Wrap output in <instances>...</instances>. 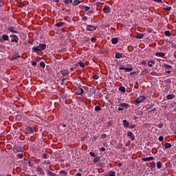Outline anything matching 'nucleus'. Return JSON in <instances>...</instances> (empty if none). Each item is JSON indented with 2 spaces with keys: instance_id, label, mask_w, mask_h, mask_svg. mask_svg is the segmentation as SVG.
Instances as JSON below:
<instances>
[{
  "instance_id": "obj_16",
  "label": "nucleus",
  "mask_w": 176,
  "mask_h": 176,
  "mask_svg": "<svg viewBox=\"0 0 176 176\" xmlns=\"http://www.w3.org/2000/svg\"><path fill=\"white\" fill-rule=\"evenodd\" d=\"M122 122H123V126L124 127V129H127L130 126V123L128 122L127 120H123Z\"/></svg>"
},
{
  "instance_id": "obj_57",
  "label": "nucleus",
  "mask_w": 176,
  "mask_h": 176,
  "mask_svg": "<svg viewBox=\"0 0 176 176\" xmlns=\"http://www.w3.org/2000/svg\"><path fill=\"white\" fill-rule=\"evenodd\" d=\"M136 74H137V72H132L130 73V75L133 76L135 75Z\"/></svg>"
},
{
  "instance_id": "obj_18",
  "label": "nucleus",
  "mask_w": 176,
  "mask_h": 176,
  "mask_svg": "<svg viewBox=\"0 0 176 176\" xmlns=\"http://www.w3.org/2000/svg\"><path fill=\"white\" fill-rule=\"evenodd\" d=\"M155 56L156 57H164V56H166V53H164V52H156L155 54Z\"/></svg>"
},
{
  "instance_id": "obj_56",
  "label": "nucleus",
  "mask_w": 176,
  "mask_h": 176,
  "mask_svg": "<svg viewBox=\"0 0 176 176\" xmlns=\"http://www.w3.org/2000/svg\"><path fill=\"white\" fill-rule=\"evenodd\" d=\"M158 129H163V124H160L157 126Z\"/></svg>"
},
{
  "instance_id": "obj_60",
  "label": "nucleus",
  "mask_w": 176,
  "mask_h": 176,
  "mask_svg": "<svg viewBox=\"0 0 176 176\" xmlns=\"http://www.w3.org/2000/svg\"><path fill=\"white\" fill-rule=\"evenodd\" d=\"M65 3L66 4V5H69V0H65Z\"/></svg>"
},
{
  "instance_id": "obj_2",
  "label": "nucleus",
  "mask_w": 176,
  "mask_h": 176,
  "mask_svg": "<svg viewBox=\"0 0 176 176\" xmlns=\"http://www.w3.org/2000/svg\"><path fill=\"white\" fill-rule=\"evenodd\" d=\"M144 100H146V97H145V96H140L138 97L135 101V105H139Z\"/></svg>"
},
{
  "instance_id": "obj_1",
  "label": "nucleus",
  "mask_w": 176,
  "mask_h": 176,
  "mask_svg": "<svg viewBox=\"0 0 176 176\" xmlns=\"http://www.w3.org/2000/svg\"><path fill=\"white\" fill-rule=\"evenodd\" d=\"M46 49V44L39 43L38 46L33 47L32 49V53H36L38 52H42V50H45Z\"/></svg>"
},
{
  "instance_id": "obj_28",
  "label": "nucleus",
  "mask_w": 176,
  "mask_h": 176,
  "mask_svg": "<svg viewBox=\"0 0 176 176\" xmlns=\"http://www.w3.org/2000/svg\"><path fill=\"white\" fill-rule=\"evenodd\" d=\"M64 24H65V23H64V22H60V23H56V25L58 28H60V27H63V26H64Z\"/></svg>"
},
{
  "instance_id": "obj_19",
  "label": "nucleus",
  "mask_w": 176,
  "mask_h": 176,
  "mask_svg": "<svg viewBox=\"0 0 176 176\" xmlns=\"http://www.w3.org/2000/svg\"><path fill=\"white\" fill-rule=\"evenodd\" d=\"M142 160L143 162H151V160H155V157H146V158H142Z\"/></svg>"
},
{
  "instance_id": "obj_8",
  "label": "nucleus",
  "mask_w": 176,
  "mask_h": 176,
  "mask_svg": "<svg viewBox=\"0 0 176 176\" xmlns=\"http://www.w3.org/2000/svg\"><path fill=\"white\" fill-rule=\"evenodd\" d=\"M93 94H96V88H90L87 91V95L89 97H91Z\"/></svg>"
},
{
  "instance_id": "obj_22",
  "label": "nucleus",
  "mask_w": 176,
  "mask_h": 176,
  "mask_svg": "<svg viewBox=\"0 0 176 176\" xmlns=\"http://www.w3.org/2000/svg\"><path fill=\"white\" fill-rule=\"evenodd\" d=\"M115 57H116V58H118V59L123 58V54L119 53V52H116Z\"/></svg>"
},
{
  "instance_id": "obj_29",
  "label": "nucleus",
  "mask_w": 176,
  "mask_h": 176,
  "mask_svg": "<svg viewBox=\"0 0 176 176\" xmlns=\"http://www.w3.org/2000/svg\"><path fill=\"white\" fill-rule=\"evenodd\" d=\"M120 91H122V93H126V88L123 86L119 87Z\"/></svg>"
},
{
  "instance_id": "obj_45",
  "label": "nucleus",
  "mask_w": 176,
  "mask_h": 176,
  "mask_svg": "<svg viewBox=\"0 0 176 176\" xmlns=\"http://www.w3.org/2000/svg\"><path fill=\"white\" fill-rule=\"evenodd\" d=\"M98 78H100V76H98L97 74L93 76V79H95V80H97Z\"/></svg>"
},
{
  "instance_id": "obj_25",
  "label": "nucleus",
  "mask_w": 176,
  "mask_h": 176,
  "mask_svg": "<svg viewBox=\"0 0 176 176\" xmlns=\"http://www.w3.org/2000/svg\"><path fill=\"white\" fill-rule=\"evenodd\" d=\"M167 100H173L174 98H175V96L174 94H168L166 96Z\"/></svg>"
},
{
  "instance_id": "obj_43",
  "label": "nucleus",
  "mask_w": 176,
  "mask_h": 176,
  "mask_svg": "<svg viewBox=\"0 0 176 176\" xmlns=\"http://www.w3.org/2000/svg\"><path fill=\"white\" fill-rule=\"evenodd\" d=\"M171 9H172L171 6H166V7H165V10H168V12H170V10H171Z\"/></svg>"
},
{
  "instance_id": "obj_38",
  "label": "nucleus",
  "mask_w": 176,
  "mask_h": 176,
  "mask_svg": "<svg viewBox=\"0 0 176 176\" xmlns=\"http://www.w3.org/2000/svg\"><path fill=\"white\" fill-rule=\"evenodd\" d=\"M95 111L96 112H98V111H101V107H100V106L95 107Z\"/></svg>"
},
{
  "instance_id": "obj_61",
  "label": "nucleus",
  "mask_w": 176,
  "mask_h": 176,
  "mask_svg": "<svg viewBox=\"0 0 176 176\" xmlns=\"http://www.w3.org/2000/svg\"><path fill=\"white\" fill-rule=\"evenodd\" d=\"M107 138V134L104 133L101 135V138Z\"/></svg>"
},
{
  "instance_id": "obj_58",
  "label": "nucleus",
  "mask_w": 176,
  "mask_h": 176,
  "mask_svg": "<svg viewBox=\"0 0 176 176\" xmlns=\"http://www.w3.org/2000/svg\"><path fill=\"white\" fill-rule=\"evenodd\" d=\"M64 80H67V78H63L62 79V82H60L61 85H64Z\"/></svg>"
},
{
  "instance_id": "obj_36",
  "label": "nucleus",
  "mask_w": 176,
  "mask_h": 176,
  "mask_svg": "<svg viewBox=\"0 0 176 176\" xmlns=\"http://www.w3.org/2000/svg\"><path fill=\"white\" fill-rule=\"evenodd\" d=\"M78 65H80V67H81V68H85L86 67L83 62H79Z\"/></svg>"
},
{
  "instance_id": "obj_12",
  "label": "nucleus",
  "mask_w": 176,
  "mask_h": 176,
  "mask_svg": "<svg viewBox=\"0 0 176 176\" xmlns=\"http://www.w3.org/2000/svg\"><path fill=\"white\" fill-rule=\"evenodd\" d=\"M8 32H12V34H19L18 31L14 30V27L13 26L8 27Z\"/></svg>"
},
{
  "instance_id": "obj_23",
  "label": "nucleus",
  "mask_w": 176,
  "mask_h": 176,
  "mask_svg": "<svg viewBox=\"0 0 176 176\" xmlns=\"http://www.w3.org/2000/svg\"><path fill=\"white\" fill-rule=\"evenodd\" d=\"M173 146V144H171L170 143H166L164 148V151L165 149H170V148H171Z\"/></svg>"
},
{
  "instance_id": "obj_30",
  "label": "nucleus",
  "mask_w": 176,
  "mask_h": 176,
  "mask_svg": "<svg viewBox=\"0 0 176 176\" xmlns=\"http://www.w3.org/2000/svg\"><path fill=\"white\" fill-rule=\"evenodd\" d=\"M164 35H166V36H171V32L166 30L164 32Z\"/></svg>"
},
{
  "instance_id": "obj_40",
  "label": "nucleus",
  "mask_w": 176,
  "mask_h": 176,
  "mask_svg": "<svg viewBox=\"0 0 176 176\" xmlns=\"http://www.w3.org/2000/svg\"><path fill=\"white\" fill-rule=\"evenodd\" d=\"M18 6L19 8H23L25 6V5H24V3L21 2V3H19Z\"/></svg>"
},
{
  "instance_id": "obj_52",
  "label": "nucleus",
  "mask_w": 176,
  "mask_h": 176,
  "mask_svg": "<svg viewBox=\"0 0 176 176\" xmlns=\"http://www.w3.org/2000/svg\"><path fill=\"white\" fill-rule=\"evenodd\" d=\"M101 5H104V3H101V2L96 3V6H101Z\"/></svg>"
},
{
  "instance_id": "obj_41",
  "label": "nucleus",
  "mask_w": 176,
  "mask_h": 176,
  "mask_svg": "<svg viewBox=\"0 0 176 176\" xmlns=\"http://www.w3.org/2000/svg\"><path fill=\"white\" fill-rule=\"evenodd\" d=\"M151 75H152L153 76H157V73L155 71H153L151 72Z\"/></svg>"
},
{
  "instance_id": "obj_54",
  "label": "nucleus",
  "mask_w": 176,
  "mask_h": 176,
  "mask_svg": "<svg viewBox=\"0 0 176 176\" xmlns=\"http://www.w3.org/2000/svg\"><path fill=\"white\" fill-rule=\"evenodd\" d=\"M100 151L101 152H105L106 149H105L104 147H101V148H100Z\"/></svg>"
},
{
  "instance_id": "obj_53",
  "label": "nucleus",
  "mask_w": 176,
  "mask_h": 176,
  "mask_svg": "<svg viewBox=\"0 0 176 176\" xmlns=\"http://www.w3.org/2000/svg\"><path fill=\"white\" fill-rule=\"evenodd\" d=\"M17 58H20V55H18L17 56H14V58H12V60H17Z\"/></svg>"
},
{
  "instance_id": "obj_46",
  "label": "nucleus",
  "mask_w": 176,
  "mask_h": 176,
  "mask_svg": "<svg viewBox=\"0 0 176 176\" xmlns=\"http://www.w3.org/2000/svg\"><path fill=\"white\" fill-rule=\"evenodd\" d=\"M91 41L94 43L97 42V38H94V37H92L91 38Z\"/></svg>"
},
{
  "instance_id": "obj_6",
  "label": "nucleus",
  "mask_w": 176,
  "mask_h": 176,
  "mask_svg": "<svg viewBox=\"0 0 176 176\" xmlns=\"http://www.w3.org/2000/svg\"><path fill=\"white\" fill-rule=\"evenodd\" d=\"M83 93H85V91L80 87H78L75 90V94H76L77 96H82Z\"/></svg>"
},
{
  "instance_id": "obj_11",
  "label": "nucleus",
  "mask_w": 176,
  "mask_h": 176,
  "mask_svg": "<svg viewBox=\"0 0 176 176\" xmlns=\"http://www.w3.org/2000/svg\"><path fill=\"white\" fill-rule=\"evenodd\" d=\"M111 7L106 6H104V8H103V12L105 13L106 14H108V13H111Z\"/></svg>"
},
{
  "instance_id": "obj_55",
  "label": "nucleus",
  "mask_w": 176,
  "mask_h": 176,
  "mask_svg": "<svg viewBox=\"0 0 176 176\" xmlns=\"http://www.w3.org/2000/svg\"><path fill=\"white\" fill-rule=\"evenodd\" d=\"M36 61H32V65L33 66V67H35L36 65Z\"/></svg>"
},
{
  "instance_id": "obj_13",
  "label": "nucleus",
  "mask_w": 176,
  "mask_h": 176,
  "mask_svg": "<svg viewBox=\"0 0 176 176\" xmlns=\"http://www.w3.org/2000/svg\"><path fill=\"white\" fill-rule=\"evenodd\" d=\"M60 74L63 76H68L69 75V71L68 69L60 70Z\"/></svg>"
},
{
  "instance_id": "obj_51",
  "label": "nucleus",
  "mask_w": 176,
  "mask_h": 176,
  "mask_svg": "<svg viewBox=\"0 0 176 176\" xmlns=\"http://www.w3.org/2000/svg\"><path fill=\"white\" fill-rule=\"evenodd\" d=\"M158 140H159V141H163V140H164V138L163 137V136H160L159 138H158Z\"/></svg>"
},
{
  "instance_id": "obj_21",
  "label": "nucleus",
  "mask_w": 176,
  "mask_h": 176,
  "mask_svg": "<svg viewBox=\"0 0 176 176\" xmlns=\"http://www.w3.org/2000/svg\"><path fill=\"white\" fill-rule=\"evenodd\" d=\"M80 3H82V1L80 0H74L72 3L73 6H78V5H80Z\"/></svg>"
},
{
  "instance_id": "obj_27",
  "label": "nucleus",
  "mask_w": 176,
  "mask_h": 176,
  "mask_svg": "<svg viewBox=\"0 0 176 176\" xmlns=\"http://www.w3.org/2000/svg\"><path fill=\"white\" fill-rule=\"evenodd\" d=\"M135 38L137 39H142V38H144V34L142 33H139L136 36Z\"/></svg>"
},
{
  "instance_id": "obj_17",
  "label": "nucleus",
  "mask_w": 176,
  "mask_h": 176,
  "mask_svg": "<svg viewBox=\"0 0 176 176\" xmlns=\"http://www.w3.org/2000/svg\"><path fill=\"white\" fill-rule=\"evenodd\" d=\"M36 171L41 174V175H45V171H43V168L41 167H37L36 168Z\"/></svg>"
},
{
  "instance_id": "obj_5",
  "label": "nucleus",
  "mask_w": 176,
  "mask_h": 176,
  "mask_svg": "<svg viewBox=\"0 0 176 176\" xmlns=\"http://www.w3.org/2000/svg\"><path fill=\"white\" fill-rule=\"evenodd\" d=\"M10 38H14L11 39V43H19V36L16 34H11Z\"/></svg>"
},
{
  "instance_id": "obj_48",
  "label": "nucleus",
  "mask_w": 176,
  "mask_h": 176,
  "mask_svg": "<svg viewBox=\"0 0 176 176\" xmlns=\"http://www.w3.org/2000/svg\"><path fill=\"white\" fill-rule=\"evenodd\" d=\"M87 16H83V17H82V21H87Z\"/></svg>"
},
{
  "instance_id": "obj_33",
  "label": "nucleus",
  "mask_w": 176,
  "mask_h": 176,
  "mask_svg": "<svg viewBox=\"0 0 176 176\" xmlns=\"http://www.w3.org/2000/svg\"><path fill=\"white\" fill-rule=\"evenodd\" d=\"M59 174H64L65 176L68 175V172L64 170H62L59 172Z\"/></svg>"
},
{
  "instance_id": "obj_50",
  "label": "nucleus",
  "mask_w": 176,
  "mask_h": 176,
  "mask_svg": "<svg viewBox=\"0 0 176 176\" xmlns=\"http://www.w3.org/2000/svg\"><path fill=\"white\" fill-rule=\"evenodd\" d=\"M141 64L142 65H146V60H142Z\"/></svg>"
},
{
  "instance_id": "obj_24",
  "label": "nucleus",
  "mask_w": 176,
  "mask_h": 176,
  "mask_svg": "<svg viewBox=\"0 0 176 176\" xmlns=\"http://www.w3.org/2000/svg\"><path fill=\"white\" fill-rule=\"evenodd\" d=\"M81 9H83V10H85V12H87L89 10H90V7H89L87 6H82Z\"/></svg>"
},
{
  "instance_id": "obj_26",
  "label": "nucleus",
  "mask_w": 176,
  "mask_h": 176,
  "mask_svg": "<svg viewBox=\"0 0 176 176\" xmlns=\"http://www.w3.org/2000/svg\"><path fill=\"white\" fill-rule=\"evenodd\" d=\"M116 172L113 171V170H111L107 175V176H116Z\"/></svg>"
},
{
  "instance_id": "obj_47",
  "label": "nucleus",
  "mask_w": 176,
  "mask_h": 176,
  "mask_svg": "<svg viewBox=\"0 0 176 176\" xmlns=\"http://www.w3.org/2000/svg\"><path fill=\"white\" fill-rule=\"evenodd\" d=\"M90 156H91L92 157H96V153H93V152H90L89 153Z\"/></svg>"
},
{
  "instance_id": "obj_34",
  "label": "nucleus",
  "mask_w": 176,
  "mask_h": 176,
  "mask_svg": "<svg viewBox=\"0 0 176 176\" xmlns=\"http://www.w3.org/2000/svg\"><path fill=\"white\" fill-rule=\"evenodd\" d=\"M16 157H18V159H23L24 157V155L21 153H18L16 155Z\"/></svg>"
},
{
  "instance_id": "obj_49",
  "label": "nucleus",
  "mask_w": 176,
  "mask_h": 176,
  "mask_svg": "<svg viewBox=\"0 0 176 176\" xmlns=\"http://www.w3.org/2000/svg\"><path fill=\"white\" fill-rule=\"evenodd\" d=\"M28 166H29L30 167H32V166H34V164L31 163V160H30L28 161Z\"/></svg>"
},
{
  "instance_id": "obj_20",
  "label": "nucleus",
  "mask_w": 176,
  "mask_h": 176,
  "mask_svg": "<svg viewBox=\"0 0 176 176\" xmlns=\"http://www.w3.org/2000/svg\"><path fill=\"white\" fill-rule=\"evenodd\" d=\"M111 41L112 45H118V42H119V39L118 38H112Z\"/></svg>"
},
{
  "instance_id": "obj_14",
  "label": "nucleus",
  "mask_w": 176,
  "mask_h": 176,
  "mask_svg": "<svg viewBox=\"0 0 176 176\" xmlns=\"http://www.w3.org/2000/svg\"><path fill=\"white\" fill-rule=\"evenodd\" d=\"M127 137H130L131 141H134L135 140V137L134 136V133L131 131L127 132Z\"/></svg>"
},
{
  "instance_id": "obj_44",
  "label": "nucleus",
  "mask_w": 176,
  "mask_h": 176,
  "mask_svg": "<svg viewBox=\"0 0 176 176\" xmlns=\"http://www.w3.org/2000/svg\"><path fill=\"white\" fill-rule=\"evenodd\" d=\"M97 162H100V158L98 157L94 159V163H97Z\"/></svg>"
},
{
  "instance_id": "obj_10",
  "label": "nucleus",
  "mask_w": 176,
  "mask_h": 176,
  "mask_svg": "<svg viewBox=\"0 0 176 176\" xmlns=\"http://www.w3.org/2000/svg\"><path fill=\"white\" fill-rule=\"evenodd\" d=\"M123 69L125 72H131V71H133V67H123V66L119 67V71H122Z\"/></svg>"
},
{
  "instance_id": "obj_15",
  "label": "nucleus",
  "mask_w": 176,
  "mask_h": 176,
  "mask_svg": "<svg viewBox=\"0 0 176 176\" xmlns=\"http://www.w3.org/2000/svg\"><path fill=\"white\" fill-rule=\"evenodd\" d=\"M119 107H121V108H124V109H129V108L130 107V104L127 103H120L119 104Z\"/></svg>"
},
{
  "instance_id": "obj_31",
  "label": "nucleus",
  "mask_w": 176,
  "mask_h": 176,
  "mask_svg": "<svg viewBox=\"0 0 176 176\" xmlns=\"http://www.w3.org/2000/svg\"><path fill=\"white\" fill-rule=\"evenodd\" d=\"M164 68H166V69H171V68H173V66L167 64H164Z\"/></svg>"
},
{
  "instance_id": "obj_39",
  "label": "nucleus",
  "mask_w": 176,
  "mask_h": 176,
  "mask_svg": "<svg viewBox=\"0 0 176 176\" xmlns=\"http://www.w3.org/2000/svg\"><path fill=\"white\" fill-rule=\"evenodd\" d=\"M151 168H155L156 167V163H155L154 161H153V162H151Z\"/></svg>"
},
{
  "instance_id": "obj_32",
  "label": "nucleus",
  "mask_w": 176,
  "mask_h": 176,
  "mask_svg": "<svg viewBox=\"0 0 176 176\" xmlns=\"http://www.w3.org/2000/svg\"><path fill=\"white\" fill-rule=\"evenodd\" d=\"M157 168L158 169L162 168V162H161L160 161H158V162H157Z\"/></svg>"
},
{
  "instance_id": "obj_59",
  "label": "nucleus",
  "mask_w": 176,
  "mask_h": 176,
  "mask_svg": "<svg viewBox=\"0 0 176 176\" xmlns=\"http://www.w3.org/2000/svg\"><path fill=\"white\" fill-rule=\"evenodd\" d=\"M129 129H135V125H130L128 126Z\"/></svg>"
},
{
  "instance_id": "obj_7",
  "label": "nucleus",
  "mask_w": 176,
  "mask_h": 176,
  "mask_svg": "<svg viewBox=\"0 0 176 176\" xmlns=\"http://www.w3.org/2000/svg\"><path fill=\"white\" fill-rule=\"evenodd\" d=\"M9 41V36L8 34H3L1 36V38H0V42L3 43V42H6Z\"/></svg>"
},
{
  "instance_id": "obj_64",
  "label": "nucleus",
  "mask_w": 176,
  "mask_h": 176,
  "mask_svg": "<svg viewBox=\"0 0 176 176\" xmlns=\"http://www.w3.org/2000/svg\"><path fill=\"white\" fill-rule=\"evenodd\" d=\"M75 176H82V173H76Z\"/></svg>"
},
{
  "instance_id": "obj_62",
  "label": "nucleus",
  "mask_w": 176,
  "mask_h": 176,
  "mask_svg": "<svg viewBox=\"0 0 176 176\" xmlns=\"http://www.w3.org/2000/svg\"><path fill=\"white\" fill-rule=\"evenodd\" d=\"M43 156V159H47V154L44 153Z\"/></svg>"
},
{
  "instance_id": "obj_3",
  "label": "nucleus",
  "mask_w": 176,
  "mask_h": 176,
  "mask_svg": "<svg viewBox=\"0 0 176 176\" xmlns=\"http://www.w3.org/2000/svg\"><path fill=\"white\" fill-rule=\"evenodd\" d=\"M12 151L14 153H18V152H24V151H25V148L23 146H16L12 148Z\"/></svg>"
},
{
  "instance_id": "obj_9",
  "label": "nucleus",
  "mask_w": 176,
  "mask_h": 176,
  "mask_svg": "<svg viewBox=\"0 0 176 176\" xmlns=\"http://www.w3.org/2000/svg\"><path fill=\"white\" fill-rule=\"evenodd\" d=\"M87 31H96L97 30V26L87 25Z\"/></svg>"
},
{
  "instance_id": "obj_37",
  "label": "nucleus",
  "mask_w": 176,
  "mask_h": 176,
  "mask_svg": "<svg viewBox=\"0 0 176 176\" xmlns=\"http://www.w3.org/2000/svg\"><path fill=\"white\" fill-rule=\"evenodd\" d=\"M47 174H48V175H50V176H56V173H53V172H52V171H48V172H47Z\"/></svg>"
},
{
  "instance_id": "obj_4",
  "label": "nucleus",
  "mask_w": 176,
  "mask_h": 176,
  "mask_svg": "<svg viewBox=\"0 0 176 176\" xmlns=\"http://www.w3.org/2000/svg\"><path fill=\"white\" fill-rule=\"evenodd\" d=\"M34 131H35V128L31 126H27L25 129V133L26 134H34Z\"/></svg>"
},
{
  "instance_id": "obj_42",
  "label": "nucleus",
  "mask_w": 176,
  "mask_h": 176,
  "mask_svg": "<svg viewBox=\"0 0 176 176\" xmlns=\"http://www.w3.org/2000/svg\"><path fill=\"white\" fill-rule=\"evenodd\" d=\"M46 64H45V62H41L40 63V67H41L42 68H45Z\"/></svg>"
},
{
  "instance_id": "obj_35",
  "label": "nucleus",
  "mask_w": 176,
  "mask_h": 176,
  "mask_svg": "<svg viewBox=\"0 0 176 176\" xmlns=\"http://www.w3.org/2000/svg\"><path fill=\"white\" fill-rule=\"evenodd\" d=\"M94 13V11L93 10H89L87 12L86 14H93Z\"/></svg>"
},
{
  "instance_id": "obj_63",
  "label": "nucleus",
  "mask_w": 176,
  "mask_h": 176,
  "mask_svg": "<svg viewBox=\"0 0 176 176\" xmlns=\"http://www.w3.org/2000/svg\"><path fill=\"white\" fill-rule=\"evenodd\" d=\"M166 82L168 84L171 83V80L169 78V79H167L166 80Z\"/></svg>"
}]
</instances>
